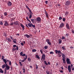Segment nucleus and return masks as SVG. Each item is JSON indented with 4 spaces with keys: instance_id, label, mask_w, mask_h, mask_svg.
<instances>
[{
    "instance_id": "f257e3e1",
    "label": "nucleus",
    "mask_w": 74,
    "mask_h": 74,
    "mask_svg": "<svg viewBox=\"0 0 74 74\" xmlns=\"http://www.w3.org/2000/svg\"><path fill=\"white\" fill-rule=\"evenodd\" d=\"M36 20L37 22H39V23H40L41 21V18L39 17L36 18Z\"/></svg>"
},
{
    "instance_id": "f03ea898",
    "label": "nucleus",
    "mask_w": 74,
    "mask_h": 74,
    "mask_svg": "<svg viewBox=\"0 0 74 74\" xmlns=\"http://www.w3.org/2000/svg\"><path fill=\"white\" fill-rule=\"evenodd\" d=\"M46 41L47 42L48 44L49 45H51V41H49V39H47Z\"/></svg>"
},
{
    "instance_id": "7ed1b4c3",
    "label": "nucleus",
    "mask_w": 74,
    "mask_h": 74,
    "mask_svg": "<svg viewBox=\"0 0 74 74\" xmlns=\"http://www.w3.org/2000/svg\"><path fill=\"white\" fill-rule=\"evenodd\" d=\"M55 52L56 53V54H58V53H60V54H62V52H61V51L60 50H55Z\"/></svg>"
},
{
    "instance_id": "20e7f679",
    "label": "nucleus",
    "mask_w": 74,
    "mask_h": 74,
    "mask_svg": "<svg viewBox=\"0 0 74 74\" xmlns=\"http://www.w3.org/2000/svg\"><path fill=\"white\" fill-rule=\"evenodd\" d=\"M64 26V24L63 23H61L60 26V28L62 29V27H63Z\"/></svg>"
},
{
    "instance_id": "39448f33",
    "label": "nucleus",
    "mask_w": 74,
    "mask_h": 74,
    "mask_svg": "<svg viewBox=\"0 0 74 74\" xmlns=\"http://www.w3.org/2000/svg\"><path fill=\"white\" fill-rule=\"evenodd\" d=\"M70 60L68 58L66 59V62L67 63V64H71V62L70 61Z\"/></svg>"
},
{
    "instance_id": "423d86ee",
    "label": "nucleus",
    "mask_w": 74,
    "mask_h": 74,
    "mask_svg": "<svg viewBox=\"0 0 74 74\" xmlns=\"http://www.w3.org/2000/svg\"><path fill=\"white\" fill-rule=\"evenodd\" d=\"M68 70H69V73H71V66L69 65L68 67Z\"/></svg>"
},
{
    "instance_id": "0eeeda50",
    "label": "nucleus",
    "mask_w": 74,
    "mask_h": 74,
    "mask_svg": "<svg viewBox=\"0 0 74 74\" xmlns=\"http://www.w3.org/2000/svg\"><path fill=\"white\" fill-rule=\"evenodd\" d=\"M42 58L44 60L45 59V55L44 54H43L42 55Z\"/></svg>"
},
{
    "instance_id": "6e6552de",
    "label": "nucleus",
    "mask_w": 74,
    "mask_h": 74,
    "mask_svg": "<svg viewBox=\"0 0 74 74\" xmlns=\"http://www.w3.org/2000/svg\"><path fill=\"white\" fill-rule=\"evenodd\" d=\"M70 4V1H67L65 3V5H69Z\"/></svg>"
},
{
    "instance_id": "1a4fd4ad",
    "label": "nucleus",
    "mask_w": 74,
    "mask_h": 74,
    "mask_svg": "<svg viewBox=\"0 0 74 74\" xmlns=\"http://www.w3.org/2000/svg\"><path fill=\"white\" fill-rule=\"evenodd\" d=\"M7 4L8 6L10 7L12 5V3L10 1H9L7 3Z\"/></svg>"
},
{
    "instance_id": "9d476101",
    "label": "nucleus",
    "mask_w": 74,
    "mask_h": 74,
    "mask_svg": "<svg viewBox=\"0 0 74 74\" xmlns=\"http://www.w3.org/2000/svg\"><path fill=\"white\" fill-rule=\"evenodd\" d=\"M4 25L5 26H8V22L7 21H4Z\"/></svg>"
},
{
    "instance_id": "9b49d317",
    "label": "nucleus",
    "mask_w": 74,
    "mask_h": 74,
    "mask_svg": "<svg viewBox=\"0 0 74 74\" xmlns=\"http://www.w3.org/2000/svg\"><path fill=\"white\" fill-rule=\"evenodd\" d=\"M20 26H21V27H22V28L23 29L22 30H24L25 29V26H23V24H21L20 25Z\"/></svg>"
},
{
    "instance_id": "f8f14e48",
    "label": "nucleus",
    "mask_w": 74,
    "mask_h": 74,
    "mask_svg": "<svg viewBox=\"0 0 74 74\" xmlns=\"http://www.w3.org/2000/svg\"><path fill=\"white\" fill-rule=\"evenodd\" d=\"M45 14L46 15L47 18H48H48H49V16H48V13H47V12L46 11H45Z\"/></svg>"
},
{
    "instance_id": "ddd939ff",
    "label": "nucleus",
    "mask_w": 74,
    "mask_h": 74,
    "mask_svg": "<svg viewBox=\"0 0 74 74\" xmlns=\"http://www.w3.org/2000/svg\"><path fill=\"white\" fill-rule=\"evenodd\" d=\"M66 27L68 29H70L69 28V24L67 23H66Z\"/></svg>"
},
{
    "instance_id": "4468645a",
    "label": "nucleus",
    "mask_w": 74,
    "mask_h": 74,
    "mask_svg": "<svg viewBox=\"0 0 74 74\" xmlns=\"http://www.w3.org/2000/svg\"><path fill=\"white\" fill-rule=\"evenodd\" d=\"M13 48H15V47H16V49L17 51L18 50V47L16 46V45H13Z\"/></svg>"
},
{
    "instance_id": "2eb2a0df",
    "label": "nucleus",
    "mask_w": 74,
    "mask_h": 74,
    "mask_svg": "<svg viewBox=\"0 0 74 74\" xmlns=\"http://www.w3.org/2000/svg\"><path fill=\"white\" fill-rule=\"evenodd\" d=\"M62 56L63 58V59H66V58H65L66 56H65V55H64V54L63 53L62 54Z\"/></svg>"
},
{
    "instance_id": "dca6fc26",
    "label": "nucleus",
    "mask_w": 74,
    "mask_h": 74,
    "mask_svg": "<svg viewBox=\"0 0 74 74\" xmlns=\"http://www.w3.org/2000/svg\"><path fill=\"white\" fill-rule=\"evenodd\" d=\"M10 66H6L5 68V69L6 70H8L9 69H10Z\"/></svg>"
},
{
    "instance_id": "f3484780",
    "label": "nucleus",
    "mask_w": 74,
    "mask_h": 74,
    "mask_svg": "<svg viewBox=\"0 0 74 74\" xmlns=\"http://www.w3.org/2000/svg\"><path fill=\"white\" fill-rule=\"evenodd\" d=\"M0 73L2 74L4 73V71H3V70L1 69H0Z\"/></svg>"
},
{
    "instance_id": "a211bd4d",
    "label": "nucleus",
    "mask_w": 74,
    "mask_h": 74,
    "mask_svg": "<svg viewBox=\"0 0 74 74\" xmlns=\"http://www.w3.org/2000/svg\"><path fill=\"white\" fill-rule=\"evenodd\" d=\"M14 25H18V24H19V23H18V21H17L14 22Z\"/></svg>"
},
{
    "instance_id": "6ab92c4d",
    "label": "nucleus",
    "mask_w": 74,
    "mask_h": 74,
    "mask_svg": "<svg viewBox=\"0 0 74 74\" xmlns=\"http://www.w3.org/2000/svg\"><path fill=\"white\" fill-rule=\"evenodd\" d=\"M32 23H29L28 24V26H29V27H32Z\"/></svg>"
},
{
    "instance_id": "aec40b11",
    "label": "nucleus",
    "mask_w": 74,
    "mask_h": 74,
    "mask_svg": "<svg viewBox=\"0 0 74 74\" xmlns=\"http://www.w3.org/2000/svg\"><path fill=\"white\" fill-rule=\"evenodd\" d=\"M25 36L27 38H30V36L27 34L25 35Z\"/></svg>"
},
{
    "instance_id": "412c9836",
    "label": "nucleus",
    "mask_w": 74,
    "mask_h": 74,
    "mask_svg": "<svg viewBox=\"0 0 74 74\" xmlns=\"http://www.w3.org/2000/svg\"><path fill=\"white\" fill-rule=\"evenodd\" d=\"M65 59H66V58H63L62 59V60L63 61V62L64 63H66V61L65 60Z\"/></svg>"
},
{
    "instance_id": "4be33fe9",
    "label": "nucleus",
    "mask_w": 74,
    "mask_h": 74,
    "mask_svg": "<svg viewBox=\"0 0 74 74\" xmlns=\"http://www.w3.org/2000/svg\"><path fill=\"white\" fill-rule=\"evenodd\" d=\"M5 64H4L2 66V69H4L5 67Z\"/></svg>"
},
{
    "instance_id": "5701e85b",
    "label": "nucleus",
    "mask_w": 74,
    "mask_h": 74,
    "mask_svg": "<svg viewBox=\"0 0 74 74\" xmlns=\"http://www.w3.org/2000/svg\"><path fill=\"white\" fill-rule=\"evenodd\" d=\"M62 40L59 39V44H61V43H62Z\"/></svg>"
},
{
    "instance_id": "b1692460",
    "label": "nucleus",
    "mask_w": 74,
    "mask_h": 74,
    "mask_svg": "<svg viewBox=\"0 0 74 74\" xmlns=\"http://www.w3.org/2000/svg\"><path fill=\"white\" fill-rule=\"evenodd\" d=\"M3 61L5 63H7V60H5V59H3Z\"/></svg>"
},
{
    "instance_id": "393cba45",
    "label": "nucleus",
    "mask_w": 74,
    "mask_h": 74,
    "mask_svg": "<svg viewBox=\"0 0 74 74\" xmlns=\"http://www.w3.org/2000/svg\"><path fill=\"white\" fill-rule=\"evenodd\" d=\"M16 48H15V47H13L12 51H16Z\"/></svg>"
},
{
    "instance_id": "a878e982",
    "label": "nucleus",
    "mask_w": 74,
    "mask_h": 74,
    "mask_svg": "<svg viewBox=\"0 0 74 74\" xmlns=\"http://www.w3.org/2000/svg\"><path fill=\"white\" fill-rule=\"evenodd\" d=\"M36 58L40 59V57L38 56V55H36Z\"/></svg>"
},
{
    "instance_id": "bb28decb",
    "label": "nucleus",
    "mask_w": 74,
    "mask_h": 74,
    "mask_svg": "<svg viewBox=\"0 0 74 74\" xmlns=\"http://www.w3.org/2000/svg\"><path fill=\"white\" fill-rule=\"evenodd\" d=\"M26 7L27 8V9H28V10H29L30 11V9L29 8V7H28L27 5H26Z\"/></svg>"
},
{
    "instance_id": "cd10ccee",
    "label": "nucleus",
    "mask_w": 74,
    "mask_h": 74,
    "mask_svg": "<svg viewBox=\"0 0 74 74\" xmlns=\"http://www.w3.org/2000/svg\"><path fill=\"white\" fill-rule=\"evenodd\" d=\"M32 51L33 52H36L37 51V50L36 49H33L32 50Z\"/></svg>"
},
{
    "instance_id": "c85d7f7f",
    "label": "nucleus",
    "mask_w": 74,
    "mask_h": 74,
    "mask_svg": "<svg viewBox=\"0 0 74 74\" xmlns=\"http://www.w3.org/2000/svg\"><path fill=\"white\" fill-rule=\"evenodd\" d=\"M31 21L32 22V23H34V19H31Z\"/></svg>"
},
{
    "instance_id": "c756f323",
    "label": "nucleus",
    "mask_w": 74,
    "mask_h": 74,
    "mask_svg": "<svg viewBox=\"0 0 74 74\" xmlns=\"http://www.w3.org/2000/svg\"><path fill=\"white\" fill-rule=\"evenodd\" d=\"M8 14V13L7 12H4V15L5 16H7Z\"/></svg>"
},
{
    "instance_id": "7c9ffc66",
    "label": "nucleus",
    "mask_w": 74,
    "mask_h": 74,
    "mask_svg": "<svg viewBox=\"0 0 74 74\" xmlns=\"http://www.w3.org/2000/svg\"><path fill=\"white\" fill-rule=\"evenodd\" d=\"M46 72L47 74H50V72L49 71H47Z\"/></svg>"
},
{
    "instance_id": "2f4dec72",
    "label": "nucleus",
    "mask_w": 74,
    "mask_h": 74,
    "mask_svg": "<svg viewBox=\"0 0 74 74\" xmlns=\"http://www.w3.org/2000/svg\"><path fill=\"white\" fill-rule=\"evenodd\" d=\"M44 48L45 49H47V48H48V46H45Z\"/></svg>"
},
{
    "instance_id": "473e14b6",
    "label": "nucleus",
    "mask_w": 74,
    "mask_h": 74,
    "mask_svg": "<svg viewBox=\"0 0 74 74\" xmlns=\"http://www.w3.org/2000/svg\"><path fill=\"white\" fill-rule=\"evenodd\" d=\"M22 70H23V73H25V68H23L22 69Z\"/></svg>"
},
{
    "instance_id": "72a5a7b5",
    "label": "nucleus",
    "mask_w": 74,
    "mask_h": 74,
    "mask_svg": "<svg viewBox=\"0 0 74 74\" xmlns=\"http://www.w3.org/2000/svg\"><path fill=\"white\" fill-rule=\"evenodd\" d=\"M44 62L45 64H46V65H48V63H47V61H44Z\"/></svg>"
},
{
    "instance_id": "f704fd0d",
    "label": "nucleus",
    "mask_w": 74,
    "mask_h": 74,
    "mask_svg": "<svg viewBox=\"0 0 74 74\" xmlns=\"http://www.w3.org/2000/svg\"><path fill=\"white\" fill-rule=\"evenodd\" d=\"M29 12H30L31 14L30 15H33V13H32V11H31V10H29Z\"/></svg>"
},
{
    "instance_id": "c9c22d12",
    "label": "nucleus",
    "mask_w": 74,
    "mask_h": 74,
    "mask_svg": "<svg viewBox=\"0 0 74 74\" xmlns=\"http://www.w3.org/2000/svg\"><path fill=\"white\" fill-rule=\"evenodd\" d=\"M8 40L9 42H11V40L10 38H8Z\"/></svg>"
},
{
    "instance_id": "e433bc0d",
    "label": "nucleus",
    "mask_w": 74,
    "mask_h": 74,
    "mask_svg": "<svg viewBox=\"0 0 74 74\" xmlns=\"http://www.w3.org/2000/svg\"><path fill=\"white\" fill-rule=\"evenodd\" d=\"M32 27H33L34 28L35 27H36V26H35V25H33V24H32Z\"/></svg>"
},
{
    "instance_id": "4c0bfd02",
    "label": "nucleus",
    "mask_w": 74,
    "mask_h": 74,
    "mask_svg": "<svg viewBox=\"0 0 74 74\" xmlns=\"http://www.w3.org/2000/svg\"><path fill=\"white\" fill-rule=\"evenodd\" d=\"M32 17V15L30 14L29 17V19H30V18H31Z\"/></svg>"
},
{
    "instance_id": "58836bf2",
    "label": "nucleus",
    "mask_w": 74,
    "mask_h": 74,
    "mask_svg": "<svg viewBox=\"0 0 74 74\" xmlns=\"http://www.w3.org/2000/svg\"><path fill=\"white\" fill-rule=\"evenodd\" d=\"M19 63L20 66H22V65H23L22 64V62H19Z\"/></svg>"
},
{
    "instance_id": "ea45409f",
    "label": "nucleus",
    "mask_w": 74,
    "mask_h": 74,
    "mask_svg": "<svg viewBox=\"0 0 74 74\" xmlns=\"http://www.w3.org/2000/svg\"><path fill=\"white\" fill-rule=\"evenodd\" d=\"M62 40H64L65 39V37H64V36H62Z\"/></svg>"
},
{
    "instance_id": "a19ab883",
    "label": "nucleus",
    "mask_w": 74,
    "mask_h": 74,
    "mask_svg": "<svg viewBox=\"0 0 74 74\" xmlns=\"http://www.w3.org/2000/svg\"><path fill=\"white\" fill-rule=\"evenodd\" d=\"M50 54H53V53H53V52L52 51H51L50 52Z\"/></svg>"
},
{
    "instance_id": "79ce46f5",
    "label": "nucleus",
    "mask_w": 74,
    "mask_h": 74,
    "mask_svg": "<svg viewBox=\"0 0 74 74\" xmlns=\"http://www.w3.org/2000/svg\"><path fill=\"white\" fill-rule=\"evenodd\" d=\"M28 61H29V62H30V61L31 60V59H30V58H28Z\"/></svg>"
},
{
    "instance_id": "37998d69",
    "label": "nucleus",
    "mask_w": 74,
    "mask_h": 74,
    "mask_svg": "<svg viewBox=\"0 0 74 74\" xmlns=\"http://www.w3.org/2000/svg\"><path fill=\"white\" fill-rule=\"evenodd\" d=\"M0 24L1 25H3V22H1V21H0Z\"/></svg>"
},
{
    "instance_id": "c03bdc74",
    "label": "nucleus",
    "mask_w": 74,
    "mask_h": 74,
    "mask_svg": "<svg viewBox=\"0 0 74 74\" xmlns=\"http://www.w3.org/2000/svg\"><path fill=\"white\" fill-rule=\"evenodd\" d=\"M62 20H63V21L64 22H65V21H66V19H65V18H63L62 19Z\"/></svg>"
},
{
    "instance_id": "a18cd8bd",
    "label": "nucleus",
    "mask_w": 74,
    "mask_h": 74,
    "mask_svg": "<svg viewBox=\"0 0 74 74\" xmlns=\"http://www.w3.org/2000/svg\"><path fill=\"white\" fill-rule=\"evenodd\" d=\"M36 69H37L38 67V66H37V64H36Z\"/></svg>"
},
{
    "instance_id": "49530a36",
    "label": "nucleus",
    "mask_w": 74,
    "mask_h": 74,
    "mask_svg": "<svg viewBox=\"0 0 74 74\" xmlns=\"http://www.w3.org/2000/svg\"><path fill=\"white\" fill-rule=\"evenodd\" d=\"M40 51L41 52V53H42V54L43 53V52H42V50H40Z\"/></svg>"
},
{
    "instance_id": "de8ad7c7",
    "label": "nucleus",
    "mask_w": 74,
    "mask_h": 74,
    "mask_svg": "<svg viewBox=\"0 0 74 74\" xmlns=\"http://www.w3.org/2000/svg\"><path fill=\"white\" fill-rule=\"evenodd\" d=\"M66 37H68V36H69V34L68 33H66Z\"/></svg>"
},
{
    "instance_id": "09e8293b",
    "label": "nucleus",
    "mask_w": 74,
    "mask_h": 74,
    "mask_svg": "<svg viewBox=\"0 0 74 74\" xmlns=\"http://www.w3.org/2000/svg\"><path fill=\"white\" fill-rule=\"evenodd\" d=\"M9 65H11V62L10 61L9 62Z\"/></svg>"
},
{
    "instance_id": "8fccbe9b",
    "label": "nucleus",
    "mask_w": 74,
    "mask_h": 74,
    "mask_svg": "<svg viewBox=\"0 0 74 74\" xmlns=\"http://www.w3.org/2000/svg\"><path fill=\"white\" fill-rule=\"evenodd\" d=\"M72 70L74 71V67H71Z\"/></svg>"
},
{
    "instance_id": "3c124183",
    "label": "nucleus",
    "mask_w": 74,
    "mask_h": 74,
    "mask_svg": "<svg viewBox=\"0 0 74 74\" xmlns=\"http://www.w3.org/2000/svg\"><path fill=\"white\" fill-rule=\"evenodd\" d=\"M62 49H63V50H64V49H65V48H64V47H62Z\"/></svg>"
},
{
    "instance_id": "603ef678",
    "label": "nucleus",
    "mask_w": 74,
    "mask_h": 74,
    "mask_svg": "<svg viewBox=\"0 0 74 74\" xmlns=\"http://www.w3.org/2000/svg\"><path fill=\"white\" fill-rule=\"evenodd\" d=\"M62 18L61 17V16H60L59 18V20H62Z\"/></svg>"
},
{
    "instance_id": "864d4df0",
    "label": "nucleus",
    "mask_w": 74,
    "mask_h": 74,
    "mask_svg": "<svg viewBox=\"0 0 74 74\" xmlns=\"http://www.w3.org/2000/svg\"><path fill=\"white\" fill-rule=\"evenodd\" d=\"M13 25H14V23H11L10 24V25H11V26H12Z\"/></svg>"
},
{
    "instance_id": "5fc2aeb1",
    "label": "nucleus",
    "mask_w": 74,
    "mask_h": 74,
    "mask_svg": "<svg viewBox=\"0 0 74 74\" xmlns=\"http://www.w3.org/2000/svg\"><path fill=\"white\" fill-rule=\"evenodd\" d=\"M71 31H72V33H73V34H74V30H73V29H72Z\"/></svg>"
},
{
    "instance_id": "6e6d98bb",
    "label": "nucleus",
    "mask_w": 74,
    "mask_h": 74,
    "mask_svg": "<svg viewBox=\"0 0 74 74\" xmlns=\"http://www.w3.org/2000/svg\"><path fill=\"white\" fill-rule=\"evenodd\" d=\"M20 55H21V56H22V55H23V52H21L20 53Z\"/></svg>"
},
{
    "instance_id": "4d7b16f0",
    "label": "nucleus",
    "mask_w": 74,
    "mask_h": 74,
    "mask_svg": "<svg viewBox=\"0 0 74 74\" xmlns=\"http://www.w3.org/2000/svg\"><path fill=\"white\" fill-rule=\"evenodd\" d=\"M22 56H26V54L24 53L23 54V55Z\"/></svg>"
},
{
    "instance_id": "13d9d810",
    "label": "nucleus",
    "mask_w": 74,
    "mask_h": 74,
    "mask_svg": "<svg viewBox=\"0 0 74 74\" xmlns=\"http://www.w3.org/2000/svg\"><path fill=\"white\" fill-rule=\"evenodd\" d=\"M21 44L22 45V46H23V45H23V43L22 42H21Z\"/></svg>"
},
{
    "instance_id": "bf43d9fd",
    "label": "nucleus",
    "mask_w": 74,
    "mask_h": 74,
    "mask_svg": "<svg viewBox=\"0 0 74 74\" xmlns=\"http://www.w3.org/2000/svg\"><path fill=\"white\" fill-rule=\"evenodd\" d=\"M26 59H27V55H26L25 56V58Z\"/></svg>"
},
{
    "instance_id": "052dcab7",
    "label": "nucleus",
    "mask_w": 74,
    "mask_h": 74,
    "mask_svg": "<svg viewBox=\"0 0 74 74\" xmlns=\"http://www.w3.org/2000/svg\"><path fill=\"white\" fill-rule=\"evenodd\" d=\"M26 18L27 21H29V18L28 17H27Z\"/></svg>"
},
{
    "instance_id": "680f3d73",
    "label": "nucleus",
    "mask_w": 74,
    "mask_h": 74,
    "mask_svg": "<svg viewBox=\"0 0 74 74\" xmlns=\"http://www.w3.org/2000/svg\"><path fill=\"white\" fill-rule=\"evenodd\" d=\"M5 66H6V67L7 66H8V65L7 64V63H5Z\"/></svg>"
},
{
    "instance_id": "e2e57ef3",
    "label": "nucleus",
    "mask_w": 74,
    "mask_h": 74,
    "mask_svg": "<svg viewBox=\"0 0 74 74\" xmlns=\"http://www.w3.org/2000/svg\"><path fill=\"white\" fill-rule=\"evenodd\" d=\"M6 71H7V70H6V69H5V71H4V73H6Z\"/></svg>"
},
{
    "instance_id": "0e129e2a",
    "label": "nucleus",
    "mask_w": 74,
    "mask_h": 74,
    "mask_svg": "<svg viewBox=\"0 0 74 74\" xmlns=\"http://www.w3.org/2000/svg\"><path fill=\"white\" fill-rule=\"evenodd\" d=\"M10 38H11L12 40H13V38H12V36H10Z\"/></svg>"
},
{
    "instance_id": "69168bd1",
    "label": "nucleus",
    "mask_w": 74,
    "mask_h": 74,
    "mask_svg": "<svg viewBox=\"0 0 74 74\" xmlns=\"http://www.w3.org/2000/svg\"><path fill=\"white\" fill-rule=\"evenodd\" d=\"M13 42L14 43H16V41H15V40H13Z\"/></svg>"
},
{
    "instance_id": "338daca9",
    "label": "nucleus",
    "mask_w": 74,
    "mask_h": 74,
    "mask_svg": "<svg viewBox=\"0 0 74 74\" xmlns=\"http://www.w3.org/2000/svg\"><path fill=\"white\" fill-rule=\"evenodd\" d=\"M21 62H25V61H24V60H21Z\"/></svg>"
},
{
    "instance_id": "774afa93",
    "label": "nucleus",
    "mask_w": 74,
    "mask_h": 74,
    "mask_svg": "<svg viewBox=\"0 0 74 74\" xmlns=\"http://www.w3.org/2000/svg\"><path fill=\"white\" fill-rule=\"evenodd\" d=\"M60 73H63V71L62 70H60Z\"/></svg>"
}]
</instances>
